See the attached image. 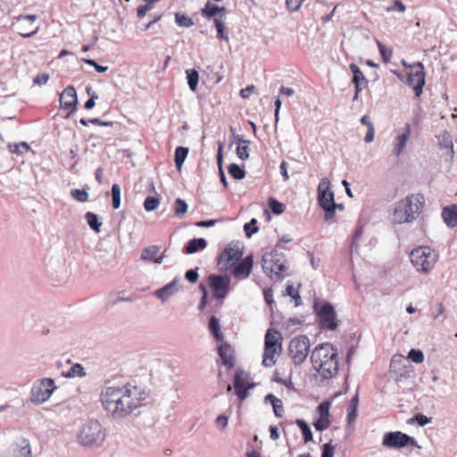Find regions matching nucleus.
Returning a JSON list of instances; mask_svg holds the SVG:
<instances>
[{
    "label": "nucleus",
    "instance_id": "54",
    "mask_svg": "<svg viewBox=\"0 0 457 457\" xmlns=\"http://www.w3.org/2000/svg\"><path fill=\"white\" fill-rule=\"evenodd\" d=\"M82 62L94 67L96 71L100 73L105 72L108 70V66L100 65L93 59L83 58Z\"/></svg>",
    "mask_w": 457,
    "mask_h": 457
},
{
    "label": "nucleus",
    "instance_id": "12",
    "mask_svg": "<svg viewBox=\"0 0 457 457\" xmlns=\"http://www.w3.org/2000/svg\"><path fill=\"white\" fill-rule=\"evenodd\" d=\"M55 389L54 379L43 378L38 384L33 386L30 399L35 403H43L50 398Z\"/></svg>",
    "mask_w": 457,
    "mask_h": 457
},
{
    "label": "nucleus",
    "instance_id": "9",
    "mask_svg": "<svg viewBox=\"0 0 457 457\" xmlns=\"http://www.w3.org/2000/svg\"><path fill=\"white\" fill-rule=\"evenodd\" d=\"M310 345V340L305 335L296 336L290 340L288 352L295 365H301L305 361Z\"/></svg>",
    "mask_w": 457,
    "mask_h": 457
},
{
    "label": "nucleus",
    "instance_id": "19",
    "mask_svg": "<svg viewBox=\"0 0 457 457\" xmlns=\"http://www.w3.org/2000/svg\"><path fill=\"white\" fill-rule=\"evenodd\" d=\"M180 280L181 278L179 277L174 278L170 283L155 290L154 295L162 303L166 302L170 297L181 289Z\"/></svg>",
    "mask_w": 457,
    "mask_h": 457
},
{
    "label": "nucleus",
    "instance_id": "44",
    "mask_svg": "<svg viewBox=\"0 0 457 457\" xmlns=\"http://www.w3.org/2000/svg\"><path fill=\"white\" fill-rule=\"evenodd\" d=\"M71 196L79 203H86L89 195L85 189L74 188L71 190Z\"/></svg>",
    "mask_w": 457,
    "mask_h": 457
},
{
    "label": "nucleus",
    "instance_id": "46",
    "mask_svg": "<svg viewBox=\"0 0 457 457\" xmlns=\"http://www.w3.org/2000/svg\"><path fill=\"white\" fill-rule=\"evenodd\" d=\"M30 149L29 145L26 142H21L20 144L9 145V150L12 154H23L29 152Z\"/></svg>",
    "mask_w": 457,
    "mask_h": 457
},
{
    "label": "nucleus",
    "instance_id": "42",
    "mask_svg": "<svg viewBox=\"0 0 457 457\" xmlns=\"http://www.w3.org/2000/svg\"><path fill=\"white\" fill-rule=\"evenodd\" d=\"M215 28L217 29V37L225 41H228V35L225 32V25L221 19L214 18Z\"/></svg>",
    "mask_w": 457,
    "mask_h": 457
},
{
    "label": "nucleus",
    "instance_id": "38",
    "mask_svg": "<svg viewBox=\"0 0 457 457\" xmlns=\"http://www.w3.org/2000/svg\"><path fill=\"white\" fill-rule=\"evenodd\" d=\"M187 84L191 91L195 92L198 86L199 73L195 69H189L186 71Z\"/></svg>",
    "mask_w": 457,
    "mask_h": 457
},
{
    "label": "nucleus",
    "instance_id": "26",
    "mask_svg": "<svg viewBox=\"0 0 457 457\" xmlns=\"http://www.w3.org/2000/svg\"><path fill=\"white\" fill-rule=\"evenodd\" d=\"M411 125L407 123L405 124L403 132L396 137L397 142L395 145L394 152L397 156L401 154L403 148L405 147L406 143L411 137Z\"/></svg>",
    "mask_w": 457,
    "mask_h": 457
},
{
    "label": "nucleus",
    "instance_id": "8",
    "mask_svg": "<svg viewBox=\"0 0 457 457\" xmlns=\"http://www.w3.org/2000/svg\"><path fill=\"white\" fill-rule=\"evenodd\" d=\"M279 247L281 246L277 245L273 251L262 256V269L264 272L270 277H272L273 274L275 276H279L286 269L285 255L278 252Z\"/></svg>",
    "mask_w": 457,
    "mask_h": 457
},
{
    "label": "nucleus",
    "instance_id": "10",
    "mask_svg": "<svg viewBox=\"0 0 457 457\" xmlns=\"http://www.w3.org/2000/svg\"><path fill=\"white\" fill-rule=\"evenodd\" d=\"M209 285L215 299H225L230 291V277L228 275L211 274Z\"/></svg>",
    "mask_w": 457,
    "mask_h": 457
},
{
    "label": "nucleus",
    "instance_id": "17",
    "mask_svg": "<svg viewBox=\"0 0 457 457\" xmlns=\"http://www.w3.org/2000/svg\"><path fill=\"white\" fill-rule=\"evenodd\" d=\"M104 438V434L101 430H80L78 435L79 444L85 446H97Z\"/></svg>",
    "mask_w": 457,
    "mask_h": 457
},
{
    "label": "nucleus",
    "instance_id": "57",
    "mask_svg": "<svg viewBox=\"0 0 457 457\" xmlns=\"http://www.w3.org/2000/svg\"><path fill=\"white\" fill-rule=\"evenodd\" d=\"M286 294L291 296L295 301V306L301 304V299L298 293L295 294V289L293 285H287L286 287Z\"/></svg>",
    "mask_w": 457,
    "mask_h": 457
},
{
    "label": "nucleus",
    "instance_id": "28",
    "mask_svg": "<svg viewBox=\"0 0 457 457\" xmlns=\"http://www.w3.org/2000/svg\"><path fill=\"white\" fill-rule=\"evenodd\" d=\"M207 246V242L204 238H193L189 240L184 247L183 252L187 254H192L199 250H203Z\"/></svg>",
    "mask_w": 457,
    "mask_h": 457
},
{
    "label": "nucleus",
    "instance_id": "7",
    "mask_svg": "<svg viewBox=\"0 0 457 457\" xmlns=\"http://www.w3.org/2000/svg\"><path fill=\"white\" fill-rule=\"evenodd\" d=\"M329 180L321 179L318 186V202L325 212V220H329L335 215L336 203L334 193L329 189Z\"/></svg>",
    "mask_w": 457,
    "mask_h": 457
},
{
    "label": "nucleus",
    "instance_id": "39",
    "mask_svg": "<svg viewBox=\"0 0 457 457\" xmlns=\"http://www.w3.org/2000/svg\"><path fill=\"white\" fill-rule=\"evenodd\" d=\"M175 22L179 27L190 28L195 22L192 18L188 17L186 13L178 12L175 13Z\"/></svg>",
    "mask_w": 457,
    "mask_h": 457
},
{
    "label": "nucleus",
    "instance_id": "61",
    "mask_svg": "<svg viewBox=\"0 0 457 457\" xmlns=\"http://www.w3.org/2000/svg\"><path fill=\"white\" fill-rule=\"evenodd\" d=\"M405 10V5L400 0H395L392 6L387 7L388 12L398 11L403 12Z\"/></svg>",
    "mask_w": 457,
    "mask_h": 457
},
{
    "label": "nucleus",
    "instance_id": "22",
    "mask_svg": "<svg viewBox=\"0 0 457 457\" xmlns=\"http://www.w3.org/2000/svg\"><path fill=\"white\" fill-rule=\"evenodd\" d=\"M23 404H4L0 406V423L2 421H10L17 420L22 412Z\"/></svg>",
    "mask_w": 457,
    "mask_h": 457
},
{
    "label": "nucleus",
    "instance_id": "6",
    "mask_svg": "<svg viewBox=\"0 0 457 457\" xmlns=\"http://www.w3.org/2000/svg\"><path fill=\"white\" fill-rule=\"evenodd\" d=\"M123 396L121 397L123 408L122 418L130 414L135 409L141 405L142 401L145 399V392L136 386L127 384L121 386Z\"/></svg>",
    "mask_w": 457,
    "mask_h": 457
},
{
    "label": "nucleus",
    "instance_id": "41",
    "mask_svg": "<svg viewBox=\"0 0 457 457\" xmlns=\"http://www.w3.org/2000/svg\"><path fill=\"white\" fill-rule=\"evenodd\" d=\"M228 171L235 179H243L245 177V171L237 163H231L228 167Z\"/></svg>",
    "mask_w": 457,
    "mask_h": 457
},
{
    "label": "nucleus",
    "instance_id": "1",
    "mask_svg": "<svg viewBox=\"0 0 457 457\" xmlns=\"http://www.w3.org/2000/svg\"><path fill=\"white\" fill-rule=\"evenodd\" d=\"M311 361L324 379H330L338 372L337 349L330 343L318 345L312 352Z\"/></svg>",
    "mask_w": 457,
    "mask_h": 457
},
{
    "label": "nucleus",
    "instance_id": "40",
    "mask_svg": "<svg viewBox=\"0 0 457 457\" xmlns=\"http://www.w3.org/2000/svg\"><path fill=\"white\" fill-rule=\"evenodd\" d=\"M187 204L180 198H177L173 204L174 215L182 218L187 212Z\"/></svg>",
    "mask_w": 457,
    "mask_h": 457
},
{
    "label": "nucleus",
    "instance_id": "24",
    "mask_svg": "<svg viewBox=\"0 0 457 457\" xmlns=\"http://www.w3.org/2000/svg\"><path fill=\"white\" fill-rule=\"evenodd\" d=\"M442 218L450 228L457 226V204L446 206L442 211Z\"/></svg>",
    "mask_w": 457,
    "mask_h": 457
},
{
    "label": "nucleus",
    "instance_id": "53",
    "mask_svg": "<svg viewBox=\"0 0 457 457\" xmlns=\"http://www.w3.org/2000/svg\"><path fill=\"white\" fill-rule=\"evenodd\" d=\"M377 44L383 61L385 62H389V60L392 57V52L387 50L386 47L381 42L377 41Z\"/></svg>",
    "mask_w": 457,
    "mask_h": 457
},
{
    "label": "nucleus",
    "instance_id": "35",
    "mask_svg": "<svg viewBox=\"0 0 457 457\" xmlns=\"http://www.w3.org/2000/svg\"><path fill=\"white\" fill-rule=\"evenodd\" d=\"M188 154V148L184 146H178L175 150L174 162L176 168L180 170L182 165Z\"/></svg>",
    "mask_w": 457,
    "mask_h": 457
},
{
    "label": "nucleus",
    "instance_id": "43",
    "mask_svg": "<svg viewBox=\"0 0 457 457\" xmlns=\"http://www.w3.org/2000/svg\"><path fill=\"white\" fill-rule=\"evenodd\" d=\"M85 376H86V373L84 371V368L79 363L73 364L70 368L69 371L65 374L66 378H76V377L83 378Z\"/></svg>",
    "mask_w": 457,
    "mask_h": 457
},
{
    "label": "nucleus",
    "instance_id": "59",
    "mask_svg": "<svg viewBox=\"0 0 457 457\" xmlns=\"http://www.w3.org/2000/svg\"><path fill=\"white\" fill-rule=\"evenodd\" d=\"M304 0H286L287 6L291 12L297 11Z\"/></svg>",
    "mask_w": 457,
    "mask_h": 457
},
{
    "label": "nucleus",
    "instance_id": "21",
    "mask_svg": "<svg viewBox=\"0 0 457 457\" xmlns=\"http://www.w3.org/2000/svg\"><path fill=\"white\" fill-rule=\"evenodd\" d=\"M78 103L77 93L72 86H68L60 95V104L63 109H70L71 112L76 110Z\"/></svg>",
    "mask_w": 457,
    "mask_h": 457
},
{
    "label": "nucleus",
    "instance_id": "33",
    "mask_svg": "<svg viewBox=\"0 0 457 457\" xmlns=\"http://www.w3.org/2000/svg\"><path fill=\"white\" fill-rule=\"evenodd\" d=\"M349 69L350 71L353 72V84H363V87H367L368 86V79H366V77L364 76V74L362 73V71H361V69L355 64V63H351L349 65Z\"/></svg>",
    "mask_w": 457,
    "mask_h": 457
},
{
    "label": "nucleus",
    "instance_id": "30",
    "mask_svg": "<svg viewBox=\"0 0 457 457\" xmlns=\"http://www.w3.org/2000/svg\"><path fill=\"white\" fill-rule=\"evenodd\" d=\"M133 301L134 297L132 295H125V292H117L109 295L107 304L109 307H113L120 302L131 303Z\"/></svg>",
    "mask_w": 457,
    "mask_h": 457
},
{
    "label": "nucleus",
    "instance_id": "23",
    "mask_svg": "<svg viewBox=\"0 0 457 457\" xmlns=\"http://www.w3.org/2000/svg\"><path fill=\"white\" fill-rule=\"evenodd\" d=\"M218 352L222 360V363L228 369H231L234 366L233 350L231 346L222 341L219 346Z\"/></svg>",
    "mask_w": 457,
    "mask_h": 457
},
{
    "label": "nucleus",
    "instance_id": "14",
    "mask_svg": "<svg viewBox=\"0 0 457 457\" xmlns=\"http://www.w3.org/2000/svg\"><path fill=\"white\" fill-rule=\"evenodd\" d=\"M250 374L237 370L234 377V389L235 393L240 400H245L248 395V389L253 388L255 384L251 382Z\"/></svg>",
    "mask_w": 457,
    "mask_h": 457
},
{
    "label": "nucleus",
    "instance_id": "50",
    "mask_svg": "<svg viewBox=\"0 0 457 457\" xmlns=\"http://www.w3.org/2000/svg\"><path fill=\"white\" fill-rule=\"evenodd\" d=\"M160 204V201L157 197L154 196H147L144 202V208L146 212L154 211Z\"/></svg>",
    "mask_w": 457,
    "mask_h": 457
},
{
    "label": "nucleus",
    "instance_id": "25",
    "mask_svg": "<svg viewBox=\"0 0 457 457\" xmlns=\"http://www.w3.org/2000/svg\"><path fill=\"white\" fill-rule=\"evenodd\" d=\"M438 145L441 150H445V154L449 156H453V139L450 133L446 130L443 131L439 136H437Z\"/></svg>",
    "mask_w": 457,
    "mask_h": 457
},
{
    "label": "nucleus",
    "instance_id": "45",
    "mask_svg": "<svg viewBox=\"0 0 457 457\" xmlns=\"http://www.w3.org/2000/svg\"><path fill=\"white\" fill-rule=\"evenodd\" d=\"M112 204L113 209H118L120 206V187L118 184L112 186Z\"/></svg>",
    "mask_w": 457,
    "mask_h": 457
},
{
    "label": "nucleus",
    "instance_id": "48",
    "mask_svg": "<svg viewBox=\"0 0 457 457\" xmlns=\"http://www.w3.org/2000/svg\"><path fill=\"white\" fill-rule=\"evenodd\" d=\"M428 422H429V419L427 416L420 414V413L415 415L412 418L408 419L406 421V423L408 425L417 424V426H419V427H423L426 424H428Z\"/></svg>",
    "mask_w": 457,
    "mask_h": 457
},
{
    "label": "nucleus",
    "instance_id": "63",
    "mask_svg": "<svg viewBox=\"0 0 457 457\" xmlns=\"http://www.w3.org/2000/svg\"><path fill=\"white\" fill-rule=\"evenodd\" d=\"M334 456V446L330 444H325L321 457H333Z\"/></svg>",
    "mask_w": 457,
    "mask_h": 457
},
{
    "label": "nucleus",
    "instance_id": "58",
    "mask_svg": "<svg viewBox=\"0 0 457 457\" xmlns=\"http://www.w3.org/2000/svg\"><path fill=\"white\" fill-rule=\"evenodd\" d=\"M49 78H50V76L47 73L38 74L33 79V82H34V84L42 86V85H45L47 83V81L49 80Z\"/></svg>",
    "mask_w": 457,
    "mask_h": 457
},
{
    "label": "nucleus",
    "instance_id": "4",
    "mask_svg": "<svg viewBox=\"0 0 457 457\" xmlns=\"http://www.w3.org/2000/svg\"><path fill=\"white\" fill-rule=\"evenodd\" d=\"M121 386H106L101 392V402L106 411L114 419L122 418L123 408Z\"/></svg>",
    "mask_w": 457,
    "mask_h": 457
},
{
    "label": "nucleus",
    "instance_id": "5",
    "mask_svg": "<svg viewBox=\"0 0 457 457\" xmlns=\"http://www.w3.org/2000/svg\"><path fill=\"white\" fill-rule=\"evenodd\" d=\"M244 254V245L239 242H230L226 245L218 258V267L220 271L228 270L237 262H239Z\"/></svg>",
    "mask_w": 457,
    "mask_h": 457
},
{
    "label": "nucleus",
    "instance_id": "47",
    "mask_svg": "<svg viewBox=\"0 0 457 457\" xmlns=\"http://www.w3.org/2000/svg\"><path fill=\"white\" fill-rule=\"evenodd\" d=\"M268 204L271 212L276 215H279L285 211V205L273 197L269 198Z\"/></svg>",
    "mask_w": 457,
    "mask_h": 457
},
{
    "label": "nucleus",
    "instance_id": "51",
    "mask_svg": "<svg viewBox=\"0 0 457 457\" xmlns=\"http://www.w3.org/2000/svg\"><path fill=\"white\" fill-rule=\"evenodd\" d=\"M408 359L415 363H421L424 361V353L420 349H411L408 353Z\"/></svg>",
    "mask_w": 457,
    "mask_h": 457
},
{
    "label": "nucleus",
    "instance_id": "2",
    "mask_svg": "<svg viewBox=\"0 0 457 457\" xmlns=\"http://www.w3.org/2000/svg\"><path fill=\"white\" fill-rule=\"evenodd\" d=\"M422 207L421 197L411 195L395 204L392 213V220L402 224L414 220Z\"/></svg>",
    "mask_w": 457,
    "mask_h": 457
},
{
    "label": "nucleus",
    "instance_id": "3",
    "mask_svg": "<svg viewBox=\"0 0 457 457\" xmlns=\"http://www.w3.org/2000/svg\"><path fill=\"white\" fill-rule=\"evenodd\" d=\"M438 253L429 246H419L410 253V260L419 272L428 273L438 261Z\"/></svg>",
    "mask_w": 457,
    "mask_h": 457
},
{
    "label": "nucleus",
    "instance_id": "13",
    "mask_svg": "<svg viewBox=\"0 0 457 457\" xmlns=\"http://www.w3.org/2000/svg\"><path fill=\"white\" fill-rule=\"evenodd\" d=\"M317 315L321 328L334 330L337 328L338 320H337V313L331 303H325L322 304L317 311Z\"/></svg>",
    "mask_w": 457,
    "mask_h": 457
},
{
    "label": "nucleus",
    "instance_id": "15",
    "mask_svg": "<svg viewBox=\"0 0 457 457\" xmlns=\"http://www.w3.org/2000/svg\"><path fill=\"white\" fill-rule=\"evenodd\" d=\"M383 445L391 448H400L407 445L418 446L414 438L400 431L386 433L383 438Z\"/></svg>",
    "mask_w": 457,
    "mask_h": 457
},
{
    "label": "nucleus",
    "instance_id": "34",
    "mask_svg": "<svg viewBox=\"0 0 457 457\" xmlns=\"http://www.w3.org/2000/svg\"><path fill=\"white\" fill-rule=\"evenodd\" d=\"M85 219L91 229L100 232L103 222L97 214L87 212L85 214Z\"/></svg>",
    "mask_w": 457,
    "mask_h": 457
},
{
    "label": "nucleus",
    "instance_id": "55",
    "mask_svg": "<svg viewBox=\"0 0 457 457\" xmlns=\"http://www.w3.org/2000/svg\"><path fill=\"white\" fill-rule=\"evenodd\" d=\"M236 151L237 155L240 160L245 161L249 158V146L240 145H237Z\"/></svg>",
    "mask_w": 457,
    "mask_h": 457
},
{
    "label": "nucleus",
    "instance_id": "18",
    "mask_svg": "<svg viewBox=\"0 0 457 457\" xmlns=\"http://www.w3.org/2000/svg\"><path fill=\"white\" fill-rule=\"evenodd\" d=\"M253 265L252 254L245 256L241 262L232 266V275L237 279H245L249 277Z\"/></svg>",
    "mask_w": 457,
    "mask_h": 457
},
{
    "label": "nucleus",
    "instance_id": "62",
    "mask_svg": "<svg viewBox=\"0 0 457 457\" xmlns=\"http://www.w3.org/2000/svg\"><path fill=\"white\" fill-rule=\"evenodd\" d=\"M218 221V220H200L195 222V225L199 228H210L214 226Z\"/></svg>",
    "mask_w": 457,
    "mask_h": 457
},
{
    "label": "nucleus",
    "instance_id": "60",
    "mask_svg": "<svg viewBox=\"0 0 457 457\" xmlns=\"http://www.w3.org/2000/svg\"><path fill=\"white\" fill-rule=\"evenodd\" d=\"M198 272H197V269H191V270H188L186 274H185V278L187 280H188L189 282L191 283H195L197 281L198 279Z\"/></svg>",
    "mask_w": 457,
    "mask_h": 457
},
{
    "label": "nucleus",
    "instance_id": "27",
    "mask_svg": "<svg viewBox=\"0 0 457 457\" xmlns=\"http://www.w3.org/2000/svg\"><path fill=\"white\" fill-rule=\"evenodd\" d=\"M280 338L281 336L277 330L269 329L265 335L264 347L278 348V352H280L281 343H278Z\"/></svg>",
    "mask_w": 457,
    "mask_h": 457
},
{
    "label": "nucleus",
    "instance_id": "37",
    "mask_svg": "<svg viewBox=\"0 0 457 457\" xmlns=\"http://www.w3.org/2000/svg\"><path fill=\"white\" fill-rule=\"evenodd\" d=\"M265 402L271 403L274 413L277 417L282 416L283 406L281 400L277 398L275 395L269 394L268 395L265 396Z\"/></svg>",
    "mask_w": 457,
    "mask_h": 457
},
{
    "label": "nucleus",
    "instance_id": "32",
    "mask_svg": "<svg viewBox=\"0 0 457 457\" xmlns=\"http://www.w3.org/2000/svg\"><path fill=\"white\" fill-rule=\"evenodd\" d=\"M359 398L358 395H355L348 403L347 407V424L351 426L357 417Z\"/></svg>",
    "mask_w": 457,
    "mask_h": 457
},
{
    "label": "nucleus",
    "instance_id": "36",
    "mask_svg": "<svg viewBox=\"0 0 457 457\" xmlns=\"http://www.w3.org/2000/svg\"><path fill=\"white\" fill-rule=\"evenodd\" d=\"M278 348L264 347L262 364L265 367H272L276 363L275 355L278 353Z\"/></svg>",
    "mask_w": 457,
    "mask_h": 457
},
{
    "label": "nucleus",
    "instance_id": "49",
    "mask_svg": "<svg viewBox=\"0 0 457 457\" xmlns=\"http://www.w3.org/2000/svg\"><path fill=\"white\" fill-rule=\"evenodd\" d=\"M158 252L159 248L155 245L146 247L143 250L141 253V258L143 260H154L156 257Z\"/></svg>",
    "mask_w": 457,
    "mask_h": 457
},
{
    "label": "nucleus",
    "instance_id": "29",
    "mask_svg": "<svg viewBox=\"0 0 457 457\" xmlns=\"http://www.w3.org/2000/svg\"><path fill=\"white\" fill-rule=\"evenodd\" d=\"M208 328L212 337L219 342L224 340V335L220 331V320L215 316H212L209 320Z\"/></svg>",
    "mask_w": 457,
    "mask_h": 457
},
{
    "label": "nucleus",
    "instance_id": "31",
    "mask_svg": "<svg viewBox=\"0 0 457 457\" xmlns=\"http://www.w3.org/2000/svg\"><path fill=\"white\" fill-rule=\"evenodd\" d=\"M225 11L226 9L224 7H220L217 4L208 1L204 7L201 10V13L204 17L210 19L217 15L219 12Z\"/></svg>",
    "mask_w": 457,
    "mask_h": 457
},
{
    "label": "nucleus",
    "instance_id": "64",
    "mask_svg": "<svg viewBox=\"0 0 457 457\" xmlns=\"http://www.w3.org/2000/svg\"><path fill=\"white\" fill-rule=\"evenodd\" d=\"M98 98V95L96 92H92L91 97L87 99L84 104L87 110L92 109L96 105V99Z\"/></svg>",
    "mask_w": 457,
    "mask_h": 457
},
{
    "label": "nucleus",
    "instance_id": "20",
    "mask_svg": "<svg viewBox=\"0 0 457 457\" xmlns=\"http://www.w3.org/2000/svg\"><path fill=\"white\" fill-rule=\"evenodd\" d=\"M2 457H32L30 445L26 439H22L12 445Z\"/></svg>",
    "mask_w": 457,
    "mask_h": 457
},
{
    "label": "nucleus",
    "instance_id": "11",
    "mask_svg": "<svg viewBox=\"0 0 457 457\" xmlns=\"http://www.w3.org/2000/svg\"><path fill=\"white\" fill-rule=\"evenodd\" d=\"M406 83L413 88L416 96H420L425 85V72L422 62H417L410 66Z\"/></svg>",
    "mask_w": 457,
    "mask_h": 457
},
{
    "label": "nucleus",
    "instance_id": "56",
    "mask_svg": "<svg viewBox=\"0 0 457 457\" xmlns=\"http://www.w3.org/2000/svg\"><path fill=\"white\" fill-rule=\"evenodd\" d=\"M36 19L37 17L35 15H26L23 17H20L18 19V23L16 26L17 28H21V26H24L26 23H29L30 26H32Z\"/></svg>",
    "mask_w": 457,
    "mask_h": 457
},
{
    "label": "nucleus",
    "instance_id": "16",
    "mask_svg": "<svg viewBox=\"0 0 457 457\" xmlns=\"http://www.w3.org/2000/svg\"><path fill=\"white\" fill-rule=\"evenodd\" d=\"M329 408L330 402L328 401H324L318 405L312 422L314 428H328L330 426Z\"/></svg>",
    "mask_w": 457,
    "mask_h": 457
},
{
    "label": "nucleus",
    "instance_id": "52",
    "mask_svg": "<svg viewBox=\"0 0 457 457\" xmlns=\"http://www.w3.org/2000/svg\"><path fill=\"white\" fill-rule=\"evenodd\" d=\"M256 222V219H252L250 222H247L244 225V230L245 232L246 237H252L253 234L258 231Z\"/></svg>",
    "mask_w": 457,
    "mask_h": 457
}]
</instances>
